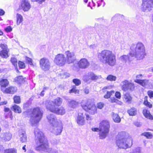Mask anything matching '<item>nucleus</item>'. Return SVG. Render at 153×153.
Returning a JSON list of instances; mask_svg holds the SVG:
<instances>
[{
	"mask_svg": "<svg viewBox=\"0 0 153 153\" xmlns=\"http://www.w3.org/2000/svg\"><path fill=\"white\" fill-rule=\"evenodd\" d=\"M35 136L34 147L36 150L40 151H44L50 153H59L58 151L54 150L51 152L52 149L49 148L47 142H44V136L43 132L37 128H36L34 131Z\"/></svg>",
	"mask_w": 153,
	"mask_h": 153,
	"instance_id": "f257e3e1",
	"label": "nucleus"
},
{
	"mask_svg": "<svg viewBox=\"0 0 153 153\" xmlns=\"http://www.w3.org/2000/svg\"><path fill=\"white\" fill-rule=\"evenodd\" d=\"M116 138V144L120 148L126 149L130 147L132 145V138L125 131L119 133Z\"/></svg>",
	"mask_w": 153,
	"mask_h": 153,
	"instance_id": "f03ea898",
	"label": "nucleus"
},
{
	"mask_svg": "<svg viewBox=\"0 0 153 153\" xmlns=\"http://www.w3.org/2000/svg\"><path fill=\"white\" fill-rule=\"evenodd\" d=\"M130 49L131 51L130 53V56L134 57L137 60L143 59L146 55L145 48L142 43L138 42L135 45L133 44Z\"/></svg>",
	"mask_w": 153,
	"mask_h": 153,
	"instance_id": "7ed1b4c3",
	"label": "nucleus"
},
{
	"mask_svg": "<svg viewBox=\"0 0 153 153\" xmlns=\"http://www.w3.org/2000/svg\"><path fill=\"white\" fill-rule=\"evenodd\" d=\"M98 56L100 61L104 64L113 66L116 63L115 55L111 51L104 50L99 53Z\"/></svg>",
	"mask_w": 153,
	"mask_h": 153,
	"instance_id": "20e7f679",
	"label": "nucleus"
},
{
	"mask_svg": "<svg viewBox=\"0 0 153 153\" xmlns=\"http://www.w3.org/2000/svg\"><path fill=\"white\" fill-rule=\"evenodd\" d=\"M110 125L109 121L103 120L100 123L99 128H92L94 131H100L99 138L100 139H105L108 134L110 130Z\"/></svg>",
	"mask_w": 153,
	"mask_h": 153,
	"instance_id": "39448f33",
	"label": "nucleus"
},
{
	"mask_svg": "<svg viewBox=\"0 0 153 153\" xmlns=\"http://www.w3.org/2000/svg\"><path fill=\"white\" fill-rule=\"evenodd\" d=\"M43 112L39 108H34L31 114L30 121L32 126H36L42 119Z\"/></svg>",
	"mask_w": 153,
	"mask_h": 153,
	"instance_id": "423d86ee",
	"label": "nucleus"
},
{
	"mask_svg": "<svg viewBox=\"0 0 153 153\" xmlns=\"http://www.w3.org/2000/svg\"><path fill=\"white\" fill-rule=\"evenodd\" d=\"M63 128L62 121L59 120L57 123L51 125L50 130V131L56 135L60 134Z\"/></svg>",
	"mask_w": 153,
	"mask_h": 153,
	"instance_id": "0eeeda50",
	"label": "nucleus"
},
{
	"mask_svg": "<svg viewBox=\"0 0 153 153\" xmlns=\"http://www.w3.org/2000/svg\"><path fill=\"white\" fill-rule=\"evenodd\" d=\"M62 98L57 97L53 101H47L45 103V106L47 110H49V108H53V106H59L62 103Z\"/></svg>",
	"mask_w": 153,
	"mask_h": 153,
	"instance_id": "6e6552de",
	"label": "nucleus"
},
{
	"mask_svg": "<svg viewBox=\"0 0 153 153\" xmlns=\"http://www.w3.org/2000/svg\"><path fill=\"white\" fill-rule=\"evenodd\" d=\"M82 108L91 114H94L97 112L96 106L93 104L82 105Z\"/></svg>",
	"mask_w": 153,
	"mask_h": 153,
	"instance_id": "1a4fd4ad",
	"label": "nucleus"
},
{
	"mask_svg": "<svg viewBox=\"0 0 153 153\" xmlns=\"http://www.w3.org/2000/svg\"><path fill=\"white\" fill-rule=\"evenodd\" d=\"M54 61L57 65L62 66L65 65L66 60L64 55L58 54L55 56Z\"/></svg>",
	"mask_w": 153,
	"mask_h": 153,
	"instance_id": "9d476101",
	"label": "nucleus"
},
{
	"mask_svg": "<svg viewBox=\"0 0 153 153\" xmlns=\"http://www.w3.org/2000/svg\"><path fill=\"white\" fill-rule=\"evenodd\" d=\"M121 83L122 85V89L123 91H125L127 90L132 91L134 89L135 86L134 83L130 82L127 80H125L122 82Z\"/></svg>",
	"mask_w": 153,
	"mask_h": 153,
	"instance_id": "9b49d317",
	"label": "nucleus"
},
{
	"mask_svg": "<svg viewBox=\"0 0 153 153\" xmlns=\"http://www.w3.org/2000/svg\"><path fill=\"white\" fill-rule=\"evenodd\" d=\"M134 81L145 88L150 89L152 87L151 82L148 79H136Z\"/></svg>",
	"mask_w": 153,
	"mask_h": 153,
	"instance_id": "f8f14e48",
	"label": "nucleus"
},
{
	"mask_svg": "<svg viewBox=\"0 0 153 153\" xmlns=\"http://www.w3.org/2000/svg\"><path fill=\"white\" fill-rule=\"evenodd\" d=\"M153 5V0H145L143 2L141 9L144 12H148L151 10Z\"/></svg>",
	"mask_w": 153,
	"mask_h": 153,
	"instance_id": "ddd939ff",
	"label": "nucleus"
},
{
	"mask_svg": "<svg viewBox=\"0 0 153 153\" xmlns=\"http://www.w3.org/2000/svg\"><path fill=\"white\" fill-rule=\"evenodd\" d=\"M101 77V76H97L93 72H89L83 76V79L85 82H88L90 80L95 81Z\"/></svg>",
	"mask_w": 153,
	"mask_h": 153,
	"instance_id": "4468645a",
	"label": "nucleus"
},
{
	"mask_svg": "<svg viewBox=\"0 0 153 153\" xmlns=\"http://www.w3.org/2000/svg\"><path fill=\"white\" fill-rule=\"evenodd\" d=\"M40 65L42 69L45 71L48 70L50 67V63L49 60L45 58L40 59Z\"/></svg>",
	"mask_w": 153,
	"mask_h": 153,
	"instance_id": "2eb2a0df",
	"label": "nucleus"
},
{
	"mask_svg": "<svg viewBox=\"0 0 153 153\" xmlns=\"http://www.w3.org/2000/svg\"><path fill=\"white\" fill-rule=\"evenodd\" d=\"M90 65V63L88 60L85 58L81 59L76 63L78 68L85 69L88 68Z\"/></svg>",
	"mask_w": 153,
	"mask_h": 153,
	"instance_id": "dca6fc26",
	"label": "nucleus"
},
{
	"mask_svg": "<svg viewBox=\"0 0 153 153\" xmlns=\"http://www.w3.org/2000/svg\"><path fill=\"white\" fill-rule=\"evenodd\" d=\"M65 54L66 56V60L68 64L73 62L76 60V56L74 52L68 51L65 52Z\"/></svg>",
	"mask_w": 153,
	"mask_h": 153,
	"instance_id": "f3484780",
	"label": "nucleus"
},
{
	"mask_svg": "<svg viewBox=\"0 0 153 153\" xmlns=\"http://www.w3.org/2000/svg\"><path fill=\"white\" fill-rule=\"evenodd\" d=\"M53 107L52 108H49V111L61 115H63L65 113V110L63 107L59 108L56 106H53Z\"/></svg>",
	"mask_w": 153,
	"mask_h": 153,
	"instance_id": "a211bd4d",
	"label": "nucleus"
},
{
	"mask_svg": "<svg viewBox=\"0 0 153 153\" xmlns=\"http://www.w3.org/2000/svg\"><path fill=\"white\" fill-rule=\"evenodd\" d=\"M21 9L24 12L28 11L31 8V5L27 0H22L21 3Z\"/></svg>",
	"mask_w": 153,
	"mask_h": 153,
	"instance_id": "6ab92c4d",
	"label": "nucleus"
},
{
	"mask_svg": "<svg viewBox=\"0 0 153 153\" xmlns=\"http://www.w3.org/2000/svg\"><path fill=\"white\" fill-rule=\"evenodd\" d=\"M12 137V134L9 131L3 132L1 133L0 135V138L4 141H10Z\"/></svg>",
	"mask_w": 153,
	"mask_h": 153,
	"instance_id": "aec40b11",
	"label": "nucleus"
},
{
	"mask_svg": "<svg viewBox=\"0 0 153 153\" xmlns=\"http://www.w3.org/2000/svg\"><path fill=\"white\" fill-rule=\"evenodd\" d=\"M47 118L49 123L51 126L57 123V120L55 115L53 114H50L47 116Z\"/></svg>",
	"mask_w": 153,
	"mask_h": 153,
	"instance_id": "412c9836",
	"label": "nucleus"
},
{
	"mask_svg": "<svg viewBox=\"0 0 153 153\" xmlns=\"http://www.w3.org/2000/svg\"><path fill=\"white\" fill-rule=\"evenodd\" d=\"M123 100L124 102L127 104H130L131 102L132 97L129 94L126 93L124 94Z\"/></svg>",
	"mask_w": 153,
	"mask_h": 153,
	"instance_id": "4be33fe9",
	"label": "nucleus"
},
{
	"mask_svg": "<svg viewBox=\"0 0 153 153\" xmlns=\"http://www.w3.org/2000/svg\"><path fill=\"white\" fill-rule=\"evenodd\" d=\"M77 123L79 125H83L85 123V120L83 114L79 113L77 120Z\"/></svg>",
	"mask_w": 153,
	"mask_h": 153,
	"instance_id": "5701e85b",
	"label": "nucleus"
},
{
	"mask_svg": "<svg viewBox=\"0 0 153 153\" xmlns=\"http://www.w3.org/2000/svg\"><path fill=\"white\" fill-rule=\"evenodd\" d=\"M17 90L16 87L13 86L10 87L5 89L4 88H2L1 91L4 93H6L14 94Z\"/></svg>",
	"mask_w": 153,
	"mask_h": 153,
	"instance_id": "b1692460",
	"label": "nucleus"
},
{
	"mask_svg": "<svg viewBox=\"0 0 153 153\" xmlns=\"http://www.w3.org/2000/svg\"><path fill=\"white\" fill-rule=\"evenodd\" d=\"M20 140L22 143L26 142L27 140L26 134L24 131L20 132L19 134Z\"/></svg>",
	"mask_w": 153,
	"mask_h": 153,
	"instance_id": "393cba45",
	"label": "nucleus"
},
{
	"mask_svg": "<svg viewBox=\"0 0 153 153\" xmlns=\"http://www.w3.org/2000/svg\"><path fill=\"white\" fill-rule=\"evenodd\" d=\"M143 113L146 118L151 120L153 119L152 115L150 114L149 111L147 109H144L143 110Z\"/></svg>",
	"mask_w": 153,
	"mask_h": 153,
	"instance_id": "a878e982",
	"label": "nucleus"
},
{
	"mask_svg": "<svg viewBox=\"0 0 153 153\" xmlns=\"http://www.w3.org/2000/svg\"><path fill=\"white\" fill-rule=\"evenodd\" d=\"M4 111L5 112V117L7 118H10L11 120L13 119L12 112L7 108H4Z\"/></svg>",
	"mask_w": 153,
	"mask_h": 153,
	"instance_id": "bb28decb",
	"label": "nucleus"
},
{
	"mask_svg": "<svg viewBox=\"0 0 153 153\" xmlns=\"http://www.w3.org/2000/svg\"><path fill=\"white\" fill-rule=\"evenodd\" d=\"M9 84V82L6 79H1L0 80V85L1 89L7 86Z\"/></svg>",
	"mask_w": 153,
	"mask_h": 153,
	"instance_id": "cd10ccee",
	"label": "nucleus"
},
{
	"mask_svg": "<svg viewBox=\"0 0 153 153\" xmlns=\"http://www.w3.org/2000/svg\"><path fill=\"white\" fill-rule=\"evenodd\" d=\"M112 117L113 120L115 122L119 123L120 122L121 119L118 114L113 112Z\"/></svg>",
	"mask_w": 153,
	"mask_h": 153,
	"instance_id": "c85d7f7f",
	"label": "nucleus"
},
{
	"mask_svg": "<svg viewBox=\"0 0 153 153\" xmlns=\"http://www.w3.org/2000/svg\"><path fill=\"white\" fill-rule=\"evenodd\" d=\"M68 102L69 106L73 108H75L78 104V102L74 100H69Z\"/></svg>",
	"mask_w": 153,
	"mask_h": 153,
	"instance_id": "c756f323",
	"label": "nucleus"
},
{
	"mask_svg": "<svg viewBox=\"0 0 153 153\" xmlns=\"http://www.w3.org/2000/svg\"><path fill=\"white\" fill-rule=\"evenodd\" d=\"M11 109L16 113H20L22 112L20 107L16 105H13L11 108Z\"/></svg>",
	"mask_w": 153,
	"mask_h": 153,
	"instance_id": "7c9ffc66",
	"label": "nucleus"
},
{
	"mask_svg": "<svg viewBox=\"0 0 153 153\" xmlns=\"http://www.w3.org/2000/svg\"><path fill=\"white\" fill-rule=\"evenodd\" d=\"M120 60L122 62L125 63L131 60L129 56L128 55L122 56L120 58Z\"/></svg>",
	"mask_w": 153,
	"mask_h": 153,
	"instance_id": "2f4dec72",
	"label": "nucleus"
},
{
	"mask_svg": "<svg viewBox=\"0 0 153 153\" xmlns=\"http://www.w3.org/2000/svg\"><path fill=\"white\" fill-rule=\"evenodd\" d=\"M16 24L17 25H19L21 23L23 20V17L22 15L19 13L16 14Z\"/></svg>",
	"mask_w": 153,
	"mask_h": 153,
	"instance_id": "473e14b6",
	"label": "nucleus"
},
{
	"mask_svg": "<svg viewBox=\"0 0 153 153\" xmlns=\"http://www.w3.org/2000/svg\"><path fill=\"white\" fill-rule=\"evenodd\" d=\"M128 113L130 116H135L137 113V109L134 108H131L128 111Z\"/></svg>",
	"mask_w": 153,
	"mask_h": 153,
	"instance_id": "72a5a7b5",
	"label": "nucleus"
},
{
	"mask_svg": "<svg viewBox=\"0 0 153 153\" xmlns=\"http://www.w3.org/2000/svg\"><path fill=\"white\" fill-rule=\"evenodd\" d=\"M0 56L3 58H7L8 57L7 51L6 50H2L0 51Z\"/></svg>",
	"mask_w": 153,
	"mask_h": 153,
	"instance_id": "f704fd0d",
	"label": "nucleus"
},
{
	"mask_svg": "<svg viewBox=\"0 0 153 153\" xmlns=\"http://www.w3.org/2000/svg\"><path fill=\"white\" fill-rule=\"evenodd\" d=\"M142 148L140 147H137L132 150V151L129 153H141Z\"/></svg>",
	"mask_w": 153,
	"mask_h": 153,
	"instance_id": "c9c22d12",
	"label": "nucleus"
},
{
	"mask_svg": "<svg viewBox=\"0 0 153 153\" xmlns=\"http://www.w3.org/2000/svg\"><path fill=\"white\" fill-rule=\"evenodd\" d=\"M15 80L16 82L19 83L23 82L24 80L22 76H19L17 77L15 79Z\"/></svg>",
	"mask_w": 153,
	"mask_h": 153,
	"instance_id": "e433bc0d",
	"label": "nucleus"
},
{
	"mask_svg": "<svg viewBox=\"0 0 153 153\" xmlns=\"http://www.w3.org/2000/svg\"><path fill=\"white\" fill-rule=\"evenodd\" d=\"M141 135L145 136L147 138L149 139H151L152 137V134L151 133L149 132H146L143 133L141 134Z\"/></svg>",
	"mask_w": 153,
	"mask_h": 153,
	"instance_id": "4c0bfd02",
	"label": "nucleus"
},
{
	"mask_svg": "<svg viewBox=\"0 0 153 153\" xmlns=\"http://www.w3.org/2000/svg\"><path fill=\"white\" fill-rule=\"evenodd\" d=\"M17 150L15 149H9L4 150V153H16Z\"/></svg>",
	"mask_w": 153,
	"mask_h": 153,
	"instance_id": "58836bf2",
	"label": "nucleus"
},
{
	"mask_svg": "<svg viewBox=\"0 0 153 153\" xmlns=\"http://www.w3.org/2000/svg\"><path fill=\"white\" fill-rule=\"evenodd\" d=\"M116 79V77L114 76L110 75H108L106 78L107 80L110 81H115Z\"/></svg>",
	"mask_w": 153,
	"mask_h": 153,
	"instance_id": "ea45409f",
	"label": "nucleus"
},
{
	"mask_svg": "<svg viewBox=\"0 0 153 153\" xmlns=\"http://www.w3.org/2000/svg\"><path fill=\"white\" fill-rule=\"evenodd\" d=\"M114 91H108L107 92L106 94L104 96V97L106 99H108L113 94H114Z\"/></svg>",
	"mask_w": 153,
	"mask_h": 153,
	"instance_id": "a19ab883",
	"label": "nucleus"
},
{
	"mask_svg": "<svg viewBox=\"0 0 153 153\" xmlns=\"http://www.w3.org/2000/svg\"><path fill=\"white\" fill-rule=\"evenodd\" d=\"M10 61L11 63L14 67H17V59L15 58L12 57L11 58Z\"/></svg>",
	"mask_w": 153,
	"mask_h": 153,
	"instance_id": "79ce46f5",
	"label": "nucleus"
},
{
	"mask_svg": "<svg viewBox=\"0 0 153 153\" xmlns=\"http://www.w3.org/2000/svg\"><path fill=\"white\" fill-rule=\"evenodd\" d=\"M69 93H74L75 94H79V91L78 90L76 89L75 86H74L72 89L69 91Z\"/></svg>",
	"mask_w": 153,
	"mask_h": 153,
	"instance_id": "37998d69",
	"label": "nucleus"
},
{
	"mask_svg": "<svg viewBox=\"0 0 153 153\" xmlns=\"http://www.w3.org/2000/svg\"><path fill=\"white\" fill-rule=\"evenodd\" d=\"M14 102L16 104H19L20 102V98L19 96H15L13 98Z\"/></svg>",
	"mask_w": 153,
	"mask_h": 153,
	"instance_id": "c03bdc74",
	"label": "nucleus"
},
{
	"mask_svg": "<svg viewBox=\"0 0 153 153\" xmlns=\"http://www.w3.org/2000/svg\"><path fill=\"white\" fill-rule=\"evenodd\" d=\"M73 82L76 85L78 86L80 84L81 82L80 80L77 79H74L73 80Z\"/></svg>",
	"mask_w": 153,
	"mask_h": 153,
	"instance_id": "a18cd8bd",
	"label": "nucleus"
},
{
	"mask_svg": "<svg viewBox=\"0 0 153 153\" xmlns=\"http://www.w3.org/2000/svg\"><path fill=\"white\" fill-rule=\"evenodd\" d=\"M104 106V103L102 102H99L97 104L96 107L98 109H102L103 108Z\"/></svg>",
	"mask_w": 153,
	"mask_h": 153,
	"instance_id": "49530a36",
	"label": "nucleus"
},
{
	"mask_svg": "<svg viewBox=\"0 0 153 153\" xmlns=\"http://www.w3.org/2000/svg\"><path fill=\"white\" fill-rule=\"evenodd\" d=\"M19 66L20 68H25V65L24 62L19 61L18 63Z\"/></svg>",
	"mask_w": 153,
	"mask_h": 153,
	"instance_id": "de8ad7c7",
	"label": "nucleus"
},
{
	"mask_svg": "<svg viewBox=\"0 0 153 153\" xmlns=\"http://www.w3.org/2000/svg\"><path fill=\"white\" fill-rule=\"evenodd\" d=\"M27 62L30 65H33V62L32 59L28 57H26V58Z\"/></svg>",
	"mask_w": 153,
	"mask_h": 153,
	"instance_id": "09e8293b",
	"label": "nucleus"
},
{
	"mask_svg": "<svg viewBox=\"0 0 153 153\" xmlns=\"http://www.w3.org/2000/svg\"><path fill=\"white\" fill-rule=\"evenodd\" d=\"M32 2L36 1L39 4H41L42 3L45 2L46 0H31Z\"/></svg>",
	"mask_w": 153,
	"mask_h": 153,
	"instance_id": "8fccbe9b",
	"label": "nucleus"
},
{
	"mask_svg": "<svg viewBox=\"0 0 153 153\" xmlns=\"http://www.w3.org/2000/svg\"><path fill=\"white\" fill-rule=\"evenodd\" d=\"M0 47L3 49V50H6L7 51V54L8 55V52L9 50L7 48L6 46L4 45L1 44L0 45Z\"/></svg>",
	"mask_w": 153,
	"mask_h": 153,
	"instance_id": "3c124183",
	"label": "nucleus"
},
{
	"mask_svg": "<svg viewBox=\"0 0 153 153\" xmlns=\"http://www.w3.org/2000/svg\"><path fill=\"white\" fill-rule=\"evenodd\" d=\"M7 32H10L12 30V28L10 26H9L6 27L4 29Z\"/></svg>",
	"mask_w": 153,
	"mask_h": 153,
	"instance_id": "603ef678",
	"label": "nucleus"
},
{
	"mask_svg": "<svg viewBox=\"0 0 153 153\" xmlns=\"http://www.w3.org/2000/svg\"><path fill=\"white\" fill-rule=\"evenodd\" d=\"M147 94L151 98L153 97V91L149 90L147 92Z\"/></svg>",
	"mask_w": 153,
	"mask_h": 153,
	"instance_id": "864d4df0",
	"label": "nucleus"
},
{
	"mask_svg": "<svg viewBox=\"0 0 153 153\" xmlns=\"http://www.w3.org/2000/svg\"><path fill=\"white\" fill-rule=\"evenodd\" d=\"M115 96L116 98L118 99H120L121 98V94L119 92H116L115 94Z\"/></svg>",
	"mask_w": 153,
	"mask_h": 153,
	"instance_id": "5fc2aeb1",
	"label": "nucleus"
},
{
	"mask_svg": "<svg viewBox=\"0 0 153 153\" xmlns=\"http://www.w3.org/2000/svg\"><path fill=\"white\" fill-rule=\"evenodd\" d=\"M111 102H116L117 101V100L114 97L111 98Z\"/></svg>",
	"mask_w": 153,
	"mask_h": 153,
	"instance_id": "6e6d98bb",
	"label": "nucleus"
},
{
	"mask_svg": "<svg viewBox=\"0 0 153 153\" xmlns=\"http://www.w3.org/2000/svg\"><path fill=\"white\" fill-rule=\"evenodd\" d=\"M143 76V75L142 74H139L137 75L136 76V78L137 79H140L142 78Z\"/></svg>",
	"mask_w": 153,
	"mask_h": 153,
	"instance_id": "4d7b16f0",
	"label": "nucleus"
},
{
	"mask_svg": "<svg viewBox=\"0 0 153 153\" xmlns=\"http://www.w3.org/2000/svg\"><path fill=\"white\" fill-rule=\"evenodd\" d=\"M7 103V101H4L1 102H0V106L1 105H5Z\"/></svg>",
	"mask_w": 153,
	"mask_h": 153,
	"instance_id": "13d9d810",
	"label": "nucleus"
},
{
	"mask_svg": "<svg viewBox=\"0 0 153 153\" xmlns=\"http://www.w3.org/2000/svg\"><path fill=\"white\" fill-rule=\"evenodd\" d=\"M4 13L5 12L3 10L0 9V16H2L4 15Z\"/></svg>",
	"mask_w": 153,
	"mask_h": 153,
	"instance_id": "bf43d9fd",
	"label": "nucleus"
},
{
	"mask_svg": "<svg viewBox=\"0 0 153 153\" xmlns=\"http://www.w3.org/2000/svg\"><path fill=\"white\" fill-rule=\"evenodd\" d=\"M84 92L85 94H88L89 93V90L88 88H85L84 90Z\"/></svg>",
	"mask_w": 153,
	"mask_h": 153,
	"instance_id": "052dcab7",
	"label": "nucleus"
},
{
	"mask_svg": "<svg viewBox=\"0 0 153 153\" xmlns=\"http://www.w3.org/2000/svg\"><path fill=\"white\" fill-rule=\"evenodd\" d=\"M135 125L137 127H140L141 126V124L140 122H137L134 123Z\"/></svg>",
	"mask_w": 153,
	"mask_h": 153,
	"instance_id": "680f3d73",
	"label": "nucleus"
},
{
	"mask_svg": "<svg viewBox=\"0 0 153 153\" xmlns=\"http://www.w3.org/2000/svg\"><path fill=\"white\" fill-rule=\"evenodd\" d=\"M116 103H117V104L119 105H121L123 104V102H121L120 101L118 100H117V102H116Z\"/></svg>",
	"mask_w": 153,
	"mask_h": 153,
	"instance_id": "e2e57ef3",
	"label": "nucleus"
},
{
	"mask_svg": "<svg viewBox=\"0 0 153 153\" xmlns=\"http://www.w3.org/2000/svg\"><path fill=\"white\" fill-rule=\"evenodd\" d=\"M146 106L150 108L152 107V104H150L149 102L148 103V104H147Z\"/></svg>",
	"mask_w": 153,
	"mask_h": 153,
	"instance_id": "0e129e2a",
	"label": "nucleus"
},
{
	"mask_svg": "<svg viewBox=\"0 0 153 153\" xmlns=\"http://www.w3.org/2000/svg\"><path fill=\"white\" fill-rule=\"evenodd\" d=\"M44 92H45V91H44V90H42V91L41 93L40 94V95L41 96H44Z\"/></svg>",
	"mask_w": 153,
	"mask_h": 153,
	"instance_id": "69168bd1",
	"label": "nucleus"
},
{
	"mask_svg": "<svg viewBox=\"0 0 153 153\" xmlns=\"http://www.w3.org/2000/svg\"><path fill=\"white\" fill-rule=\"evenodd\" d=\"M4 148L2 146L0 145V152L2 151L3 150Z\"/></svg>",
	"mask_w": 153,
	"mask_h": 153,
	"instance_id": "338daca9",
	"label": "nucleus"
},
{
	"mask_svg": "<svg viewBox=\"0 0 153 153\" xmlns=\"http://www.w3.org/2000/svg\"><path fill=\"white\" fill-rule=\"evenodd\" d=\"M27 153H35L34 152L31 150H29L27 151Z\"/></svg>",
	"mask_w": 153,
	"mask_h": 153,
	"instance_id": "774afa93",
	"label": "nucleus"
}]
</instances>
